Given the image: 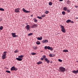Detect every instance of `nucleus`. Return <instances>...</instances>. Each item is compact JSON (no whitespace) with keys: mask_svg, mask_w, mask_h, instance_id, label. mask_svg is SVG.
<instances>
[{"mask_svg":"<svg viewBox=\"0 0 78 78\" xmlns=\"http://www.w3.org/2000/svg\"><path fill=\"white\" fill-rule=\"evenodd\" d=\"M42 63V62H38L37 63V64H38V65H39V64H41Z\"/></svg>","mask_w":78,"mask_h":78,"instance_id":"20","label":"nucleus"},{"mask_svg":"<svg viewBox=\"0 0 78 78\" xmlns=\"http://www.w3.org/2000/svg\"><path fill=\"white\" fill-rule=\"evenodd\" d=\"M37 27V25L36 24H34L32 26V28H36Z\"/></svg>","mask_w":78,"mask_h":78,"instance_id":"4","label":"nucleus"},{"mask_svg":"<svg viewBox=\"0 0 78 78\" xmlns=\"http://www.w3.org/2000/svg\"><path fill=\"white\" fill-rule=\"evenodd\" d=\"M6 72H7V73H11V72L8 70H6Z\"/></svg>","mask_w":78,"mask_h":78,"instance_id":"29","label":"nucleus"},{"mask_svg":"<svg viewBox=\"0 0 78 78\" xmlns=\"http://www.w3.org/2000/svg\"><path fill=\"white\" fill-rule=\"evenodd\" d=\"M34 22H37V20H36V19L35 20V19H34Z\"/></svg>","mask_w":78,"mask_h":78,"instance_id":"38","label":"nucleus"},{"mask_svg":"<svg viewBox=\"0 0 78 78\" xmlns=\"http://www.w3.org/2000/svg\"><path fill=\"white\" fill-rule=\"evenodd\" d=\"M12 35L13 37H17V36L16 35V33H12Z\"/></svg>","mask_w":78,"mask_h":78,"instance_id":"7","label":"nucleus"},{"mask_svg":"<svg viewBox=\"0 0 78 78\" xmlns=\"http://www.w3.org/2000/svg\"><path fill=\"white\" fill-rule=\"evenodd\" d=\"M0 11H5V9L2 8H0Z\"/></svg>","mask_w":78,"mask_h":78,"instance_id":"22","label":"nucleus"},{"mask_svg":"<svg viewBox=\"0 0 78 78\" xmlns=\"http://www.w3.org/2000/svg\"><path fill=\"white\" fill-rule=\"evenodd\" d=\"M37 39L38 40H39L40 41H41V40H42V37H38L37 38Z\"/></svg>","mask_w":78,"mask_h":78,"instance_id":"14","label":"nucleus"},{"mask_svg":"<svg viewBox=\"0 0 78 78\" xmlns=\"http://www.w3.org/2000/svg\"><path fill=\"white\" fill-rule=\"evenodd\" d=\"M19 10H20V8H19L16 9H15V12L16 13L19 12H20Z\"/></svg>","mask_w":78,"mask_h":78,"instance_id":"3","label":"nucleus"},{"mask_svg":"<svg viewBox=\"0 0 78 78\" xmlns=\"http://www.w3.org/2000/svg\"><path fill=\"white\" fill-rule=\"evenodd\" d=\"M78 73V69L76 71V73Z\"/></svg>","mask_w":78,"mask_h":78,"instance_id":"46","label":"nucleus"},{"mask_svg":"<svg viewBox=\"0 0 78 78\" xmlns=\"http://www.w3.org/2000/svg\"><path fill=\"white\" fill-rule=\"evenodd\" d=\"M51 63H52V62H51Z\"/></svg>","mask_w":78,"mask_h":78,"instance_id":"51","label":"nucleus"},{"mask_svg":"<svg viewBox=\"0 0 78 78\" xmlns=\"http://www.w3.org/2000/svg\"><path fill=\"white\" fill-rule=\"evenodd\" d=\"M52 2H49V5H50V6H51V5H52Z\"/></svg>","mask_w":78,"mask_h":78,"instance_id":"25","label":"nucleus"},{"mask_svg":"<svg viewBox=\"0 0 78 78\" xmlns=\"http://www.w3.org/2000/svg\"><path fill=\"white\" fill-rule=\"evenodd\" d=\"M63 52H65L66 53V52H69V51L67 50H63Z\"/></svg>","mask_w":78,"mask_h":78,"instance_id":"21","label":"nucleus"},{"mask_svg":"<svg viewBox=\"0 0 78 78\" xmlns=\"http://www.w3.org/2000/svg\"><path fill=\"white\" fill-rule=\"evenodd\" d=\"M36 44L37 45H39V44H41V42L39 41H37L36 42Z\"/></svg>","mask_w":78,"mask_h":78,"instance_id":"15","label":"nucleus"},{"mask_svg":"<svg viewBox=\"0 0 78 78\" xmlns=\"http://www.w3.org/2000/svg\"><path fill=\"white\" fill-rule=\"evenodd\" d=\"M63 0H59V2H62Z\"/></svg>","mask_w":78,"mask_h":78,"instance_id":"47","label":"nucleus"},{"mask_svg":"<svg viewBox=\"0 0 78 78\" xmlns=\"http://www.w3.org/2000/svg\"><path fill=\"white\" fill-rule=\"evenodd\" d=\"M6 53H7V52L4 51L3 53L2 54L3 55L5 56H6Z\"/></svg>","mask_w":78,"mask_h":78,"instance_id":"13","label":"nucleus"},{"mask_svg":"<svg viewBox=\"0 0 78 78\" xmlns=\"http://www.w3.org/2000/svg\"><path fill=\"white\" fill-rule=\"evenodd\" d=\"M23 57V55L19 56H18V58H16V59L18 61H22V58H22Z\"/></svg>","mask_w":78,"mask_h":78,"instance_id":"2","label":"nucleus"},{"mask_svg":"<svg viewBox=\"0 0 78 78\" xmlns=\"http://www.w3.org/2000/svg\"><path fill=\"white\" fill-rule=\"evenodd\" d=\"M75 8H78V6H77L75 5Z\"/></svg>","mask_w":78,"mask_h":78,"instance_id":"45","label":"nucleus"},{"mask_svg":"<svg viewBox=\"0 0 78 78\" xmlns=\"http://www.w3.org/2000/svg\"><path fill=\"white\" fill-rule=\"evenodd\" d=\"M30 25H27L26 26V28H27V30L30 29Z\"/></svg>","mask_w":78,"mask_h":78,"instance_id":"17","label":"nucleus"},{"mask_svg":"<svg viewBox=\"0 0 78 78\" xmlns=\"http://www.w3.org/2000/svg\"><path fill=\"white\" fill-rule=\"evenodd\" d=\"M23 11L24 12H26V13H28L29 12H30V11H27V10H25V9H24V8H23Z\"/></svg>","mask_w":78,"mask_h":78,"instance_id":"6","label":"nucleus"},{"mask_svg":"<svg viewBox=\"0 0 78 78\" xmlns=\"http://www.w3.org/2000/svg\"><path fill=\"white\" fill-rule=\"evenodd\" d=\"M31 54L32 55H36V53H34V52H32L31 53Z\"/></svg>","mask_w":78,"mask_h":78,"instance_id":"26","label":"nucleus"},{"mask_svg":"<svg viewBox=\"0 0 78 78\" xmlns=\"http://www.w3.org/2000/svg\"><path fill=\"white\" fill-rule=\"evenodd\" d=\"M2 59H5L6 58V56L3 55L2 56Z\"/></svg>","mask_w":78,"mask_h":78,"instance_id":"16","label":"nucleus"},{"mask_svg":"<svg viewBox=\"0 0 78 78\" xmlns=\"http://www.w3.org/2000/svg\"><path fill=\"white\" fill-rule=\"evenodd\" d=\"M49 12L48 11L46 10V12H45V14H47Z\"/></svg>","mask_w":78,"mask_h":78,"instance_id":"30","label":"nucleus"},{"mask_svg":"<svg viewBox=\"0 0 78 78\" xmlns=\"http://www.w3.org/2000/svg\"><path fill=\"white\" fill-rule=\"evenodd\" d=\"M32 35H33V33H31L29 34L28 36H32Z\"/></svg>","mask_w":78,"mask_h":78,"instance_id":"24","label":"nucleus"},{"mask_svg":"<svg viewBox=\"0 0 78 78\" xmlns=\"http://www.w3.org/2000/svg\"><path fill=\"white\" fill-rule=\"evenodd\" d=\"M18 52H19L18 50H16L15 51V53H17Z\"/></svg>","mask_w":78,"mask_h":78,"instance_id":"35","label":"nucleus"},{"mask_svg":"<svg viewBox=\"0 0 78 78\" xmlns=\"http://www.w3.org/2000/svg\"><path fill=\"white\" fill-rule=\"evenodd\" d=\"M66 3L68 5H70V4H71V2H70V1L69 0L67 1H66Z\"/></svg>","mask_w":78,"mask_h":78,"instance_id":"11","label":"nucleus"},{"mask_svg":"<svg viewBox=\"0 0 78 78\" xmlns=\"http://www.w3.org/2000/svg\"><path fill=\"white\" fill-rule=\"evenodd\" d=\"M1 21H2V20H0V22H1Z\"/></svg>","mask_w":78,"mask_h":78,"instance_id":"50","label":"nucleus"},{"mask_svg":"<svg viewBox=\"0 0 78 78\" xmlns=\"http://www.w3.org/2000/svg\"><path fill=\"white\" fill-rule=\"evenodd\" d=\"M41 16L42 17H45V15H41Z\"/></svg>","mask_w":78,"mask_h":78,"instance_id":"36","label":"nucleus"},{"mask_svg":"<svg viewBox=\"0 0 78 78\" xmlns=\"http://www.w3.org/2000/svg\"><path fill=\"white\" fill-rule=\"evenodd\" d=\"M70 23H74V22H73V21H70Z\"/></svg>","mask_w":78,"mask_h":78,"instance_id":"40","label":"nucleus"},{"mask_svg":"<svg viewBox=\"0 0 78 78\" xmlns=\"http://www.w3.org/2000/svg\"><path fill=\"white\" fill-rule=\"evenodd\" d=\"M37 46H36V47H35L34 48V50H36V49H37Z\"/></svg>","mask_w":78,"mask_h":78,"instance_id":"41","label":"nucleus"},{"mask_svg":"<svg viewBox=\"0 0 78 78\" xmlns=\"http://www.w3.org/2000/svg\"><path fill=\"white\" fill-rule=\"evenodd\" d=\"M17 70V69L16 68V67H15V66H12L11 68V70Z\"/></svg>","mask_w":78,"mask_h":78,"instance_id":"5","label":"nucleus"},{"mask_svg":"<svg viewBox=\"0 0 78 78\" xmlns=\"http://www.w3.org/2000/svg\"><path fill=\"white\" fill-rule=\"evenodd\" d=\"M67 12H70V10L69 9H68L67 10Z\"/></svg>","mask_w":78,"mask_h":78,"instance_id":"33","label":"nucleus"},{"mask_svg":"<svg viewBox=\"0 0 78 78\" xmlns=\"http://www.w3.org/2000/svg\"><path fill=\"white\" fill-rule=\"evenodd\" d=\"M61 31H62V32H63V33H66V29H65V28L64 27L62 28Z\"/></svg>","mask_w":78,"mask_h":78,"instance_id":"8","label":"nucleus"},{"mask_svg":"<svg viewBox=\"0 0 78 78\" xmlns=\"http://www.w3.org/2000/svg\"><path fill=\"white\" fill-rule=\"evenodd\" d=\"M48 60V59L47 58H45L44 59L45 61H47Z\"/></svg>","mask_w":78,"mask_h":78,"instance_id":"39","label":"nucleus"},{"mask_svg":"<svg viewBox=\"0 0 78 78\" xmlns=\"http://www.w3.org/2000/svg\"><path fill=\"white\" fill-rule=\"evenodd\" d=\"M42 57L43 59H44V58H46V56H45V55H43L42 56Z\"/></svg>","mask_w":78,"mask_h":78,"instance_id":"37","label":"nucleus"},{"mask_svg":"<svg viewBox=\"0 0 78 78\" xmlns=\"http://www.w3.org/2000/svg\"><path fill=\"white\" fill-rule=\"evenodd\" d=\"M70 21H71V20H68L66 21V23H69V22H70Z\"/></svg>","mask_w":78,"mask_h":78,"instance_id":"19","label":"nucleus"},{"mask_svg":"<svg viewBox=\"0 0 78 78\" xmlns=\"http://www.w3.org/2000/svg\"><path fill=\"white\" fill-rule=\"evenodd\" d=\"M58 61H59V62H62V60H61V59H59L58 60Z\"/></svg>","mask_w":78,"mask_h":78,"instance_id":"34","label":"nucleus"},{"mask_svg":"<svg viewBox=\"0 0 78 78\" xmlns=\"http://www.w3.org/2000/svg\"><path fill=\"white\" fill-rule=\"evenodd\" d=\"M53 48H52V47H51V48H50V50H53Z\"/></svg>","mask_w":78,"mask_h":78,"instance_id":"43","label":"nucleus"},{"mask_svg":"<svg viewBox=\"0 0 78 78\" xmlns=\"http://www.w3.org/2000/svg\"><path fill=\"white\" fill-rule=\"evenodd\" d=\"M41 60H42V61H43V60H44V58H41Z\"/></svg>","mask_w":78,"mask_h":78,"instance_id":"44","label":"nucleus"},{"mask_svg":"<svg viewBox=\"0 0 78 78\" xmlns=\"http://www.w3.org/2000/svg\"><path fill=\"white\" fill-rule=\"evenodd\" d=\"M60 27H61V28H64V26L61 25H60Z\"/></svg>","mask_w":78,"mask_h":78,"instance_id":"32","label":"nucleus"},{"mask_svg":"<svg viewBox=\"0 0 78 78\" xmlns=\"http://www.w3.org/2000/svg\"><path fill=\"white\" fill-rule=\"evenodd\" d=\"M47 63H48V64H49V62H50V61L49 60H47V61H46Z\"/></svg>","mask_w":78,"mask_h":78,"instance_id":"42","label":"nucleus"},{"mask_svg":"<svg viewBox=\"0 0 78 78\" xmlns=\"http://www.w3.org/2000/svg\"><path fill=\"white\" fill-rule=\"evenodd\" d=\"M72 72L74 73H75V74H76V70H73L72 71Z\"/></svg>","mask_w":78,"mask_h":78,"instance_id":"23","label":"nucleus"},{"mask_svg":"<svg viewBox=\"0 0 78 78\" xmlns=\"http://www.w3.org/2000/svg\"><path fill=\"white\" fill-rule=\"evenodd\" d=\"M48 42V40H43L42 42H43V43H47Z\"/></svg>","mask_w":78,"mask_h":78,"instance_id":"9","label":"nucleus"},{"mask_svg":"<svg viewBox=\"0 0 78 78\" xmlns=\"http://www.w3.org/2000/svg\"><path fill=\"white\" fill-rule=\"evenodd\" d=\"M3 28V26H1L0 27V30H2Z\"/></svg>","mask_w":78,"mask_h":78,"instance_id":"31","label":"nucleus"},{"mask_svg":"<svg viewBox=\"0 0 78 78\" xmlns=\"http://www.w3.org/2000/svg\"><path fill=\"white\" fill-rule=\"evenodd\" d=\"M76 19H78V17H77V18H76Z\"/></svg>","mask_w":78,"mask_h":78,"instance_id":"49","label":"nucleus"},{"mask_svg":"<svg viewBox=\"0 0 78 78\" xmlns=\"http://www.w3.org/2000/svg\"><path fill=\"white\" fill-rule=\"evenodd\" d=\"M0 31H1L0 30Z\"/></svg>","mask_w":78,"mask_h":78,"instance_id":"52","label":"nucleus"},{"mask_svg":"<svg viewBox=\"0 0 78 78\" xmlns=\"http://www.w3.org/2000/svg\"><path fill=\"white\" fill-rule=\"evenodd\" d=\"M49 56L50 57H53V56H55V55L53 54H50L49 55Z\"/></svg>","mask_w":78,"mask_h":78,"instance_id":"18","label":"nucleus"},{"mask_svg":"<svg viewBox=\"0 0 78 78\" xmlns=\"http://www.w3.org/2000/svg\"><path fill=\"white\" fill-rule=\"evenodd\" d=\"M63 9L65 11H66L68 9V8L66 7H64L63 8Z\"/></svg>","mask_w":78,"mask_h":78,"instance_id":"12","label":"nucleus"},{"mask_svg":"<svg viewBox=\"0 0 78 78\" xmlns=\"http://www.w3.org/2000/svg\"><path fill=\"white\" fill-rule=\"evenodd\" d=\"M59 71L60 72H64L66 71V68L62 67H60L59 68Z\"/></svg>","mask_w":78,"mask_h":78,"instance_id":"1","label":"nucleus"},{"mask_svg":"<svg viewBox=\"0 0 78 78\" xmlns=\"http://www.w3.org/2000/svg\"><path fill=\"white\" fill-rule=\"evenodd\" d=\"M38 19H42V18L41 17L38 16L37 17Z\"/></svg>","mask_w":78,"mask_h":78,"instance_id":"28","label":"nucleus"},{"mask_svg":"<svg viewBox=\"0 0 78 78\" xmlns=\"http://www.w3.org/2000/svg\"><path fill=\"white\" fill-rule=\"evenodd\" d=\"M31 17H33V15H31Z\"/></svg>","mask_w":78,"mask_h":78,"instance_id":"48","label":"nucleus"},{"mask_svg":"<svg viewBox=\"0 0 78 78\" xmlns=\"http://www.w3.org/2000/svg\"><path fill=\"white\" fill-rule=\"evenodd\" d=\"M62 13L63 15H65L66 14V12L64 11H63L62 12Z\"/></svg>","mask_w":78,"mask_h":78,"instance_id":"27","label":"nucleus"},{"mask_svg":"<svg viewBox=\"0 0 78 78\" xmlns=\"http://www.w3.org/2000/svg\"><path fill=\"white\" fill-rule=\"evenodd\" d=\"M44 48L45 49H46L47 48L48 49V50H50V46H46L45 47H44Z\"/></svg>","mask_w":78,"mask_h":78,"instance_id":"10","label":"nucleus"}]
</instances>
